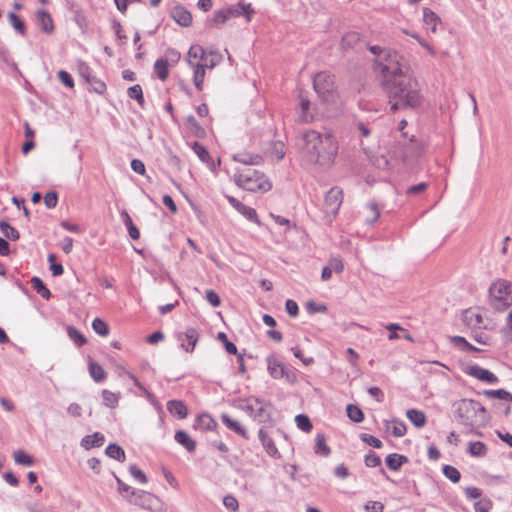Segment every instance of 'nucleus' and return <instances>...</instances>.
I'll use <instances>...</instances> for the list:
<instances>
[{"label": "nucleus", "instance_id": "ea45409f", "mask_svg": "<svg viewBox=\"0 0 512 512\" xmlns=\"http://www.w3.org/2000/svg\"><path fill=\"white\" fill-rule=\"evenodd\" d=\"M13 457H14V461L19 464V465H23V466H32L35 462L34 458L27 454L25 451L23 450H17L13 453Z\"/></svg>", "mask_w": 512, "mask_h": 512}, {"label": "nucleus", "instance_id": "a878e982", "mask_svg": "<svg viewBox=\"0 0 512 512\" xmlns=\"http://www.w3.org/2000/svg\"><path fill=\"white\" fill-rule=\"evenodd\" d=\"M30 283L35 292L42 298L49 299L52 296L50 290L47 288L46 284L40 277L33 276L30 280Z\"/></svg>", "mask_w": 512, "mask_h": 512}, {"label": "nucleus", "instance_id": "39448f33", "mask_svg": "<svg viewBox=\"0 0 512 512\" xmlns=\"http://www.w3.org/2000/svg\"><path fill=\"white\" fill-rule=\"evenodd\" d=\"M237 407L245 411L258 423H267L271 421L272 405L258 397L251 396L245 399H239Z\"/></svg>", "mask_w": 512, "mask_h": 512}, {"label": "nucleus", "instance_id": "69168bd1", "mask_svg": "<svg viewBox=\"0 0 512 512\" xmlns=\"http://www.w3.org/2000/svg\"><path fill=\"white\" fill-rule=\"evenodd\" d=\"M328 268H331L332 272L341 273L344 269V265L339 257H332L329 260Z\"/></svg>", "mask_w": 512, "mask_h": 512}, {"label": "nucleus", "instance_id": "c756f323", "mask_svg": "<svg viewBox=\"0 0 512 512\" xmlns=\"http://www.w3.org/2000/svg\"><path fill=\"white\" fill-rule=\"evenodd\" d=\"M467 452L473 457H484L487 455L488 448L481 441L469 442Z\"/></svg>", "mask_w": 512, "mask_h": 512}, {"label": "nucleus", "instance_id": "0eeeda50", "mask_svg": "<svg viewBox=\"0 0 512 512\" xmlns=\"http://www.w3.org/2000/svg\"><path fill=\"white\" fill-rule=\"evenodd\" d=\"M490 305L495 310H502L512 303L511 286L505 280H497L489 288Z\"/></svg>", "mask_w": 512, "mask_h": 512}, {"label": "nucleus", "instance_id": "ddd939ff", "mask_svg": "<svg viewBox=\"0 0 512 512\" xmlns=\"http://www.w3.org/2000/svg\"><path fill=\"white\" fill-rule=\"evenodd\" d=\"M170 15L183 27H188L192 23V15L184 6L178 5L173 7L170 11Z\"/></svg>", "mask_w": 512, "mask_h": 512}, {"label": "nucleus", "instance_id": "423d86ee", "mask_svg": "<svg viewBox=\"0 0 512 512\" xmlns=\"http://www.w3.org/2000/svg\"><path fill=\"white\" fill-rule=\"evenodd\" d=\"M313 87L318 96L325 103H335L338 94L335 87V77L327 72H320L315 75Z\"/></svg>", "mask_w": 512, "mask_h": 512}, {"label": "nucleus", "instance_id": "bb28decb", "mask_svg": "<svg viewBox=\"0 0 512 512\" xmlns=\"http://www.w3.org/2000/svg\"><path fill=\"white\" fill-rule=\"evenodd\" d=\"M150 497H151L150 493L143 491V490H138V489L131 490V495H126V499L130 503H132L134 505L142 506V507L145 506L146 499L150 498Z\"/></svg>", "mask_w": 512, "mask_h": 512}, {"label": "nucleus", "instance_id": "6e6552de", "mask_svg": "<svg viewBox=\"0 0 512 512\" xmlns=\"http://www.w3.org/2000/svg\"><path fill=\"white\" fill-rule=\"evenodd\" d=\"M343 201L342 190L338 187L331 188L325 196L324 211L328 216H334Z\"/></svg>", "mask_w": 512, "mask_h": 512}, {"label": "nucleus", "instance_id": "aec40b11", "mask_svg": "<svg viewBox=\"0 0 512 512\" xmlns=\"http://www.w3.org/2000/svg\"><path fill=\"white\" fill-rule=\"evenodd\" d=\"M221 420L227 428H229L236 434L248 439V434H247L246 429L244 427H242L238 421L233 420L227 413H223L221 415Z\"/></svg>", "mask_w": 512, "mask_h": 512}, {"label": "nucleus", "instance_id": "58836bf2", "mask_svg": "<svg viewBox=\"0 0 512 512\" xmlns=\"http://www.w3.org/2000/svg\"><path fill=\"white\" fill-rule=\"evenodd\" d=\"M89 373L96 382H102L106 378V372L102 366L93 361L89 363Z\"/></svg>", "mask_w": 512, "mask_h": 512}, {"label": "nucleus", "instance_id": "338daca9", "mask_svg": "<svg viewBox=\"0 0 512 512\" xmlns=\"http://www.w3.org/2000/svg\"><path fill=\"white\" fill-rule=\"evenodd\" d=\"M206 300L213 306L218 307L221 304L219 295L214 290L206 291Z\"/></svg>", "mask_w": 512, "mask_h": 512}, {"label": "nucleus", "instance_id": "f257e3e1", "mask_svg": "<svg viewBox=\"0 0 512 512\" xmlns=\"http://www.w3.org/2000/svg\"><path fill=\"white\" fill-rule=\"evenodd\" d=\"M369 50L377 56L376 69L382 75V88L389 98L391 111L419 107L422 102L420 87L409 74L404 58L396 51L379 46H370Z\"/></svg>", "mask_w": 512, "mask_h": 512}, {"label": "nucleus", "instance_id": "4be33fe9", "mask_svg": "<svg viewBox=\"0 0 512 512\" xmlns=\"http://www.w3.org/2000/svg\"><path fill=\"white\" fill-rule=\"evenodd\" d=\"M174 439L177 443L182 445L188 452L192 453L196 449V442L183 430H178L175 433Z\"/></svg>", "mask_w": 512, "mask_h": 512}, {"label": "nucleus", "instance_id": "864d4df0", "mask_svg": "<svg viewBox=\"0 0 512 512\" xmlns=\"http://www.w3.org/2000/svg\"><path fill=\"white\" fill-rule=\"evenodd\" d=\"M205 53L206 52L202 47H200L198 45L191 46L188 51V55H187L189 64L191 66L194 65L191 61V58H194V59L200 58L201 60H203Z\"/></svg>", "mask_w": 512, "mask_h": 512}, {"label": "nucleus", "instance_id": "dca6fc26", "mask_svg": "<svg viewBox=\"0 0 512 512\" xmlns=\"http://www.w3.org/2000/svg\"><path fill=\"white\" fill-rule=\"evenodd\" d=\"M224 9H225V13L228 16V19L244 15L246 17V19L249 21L250 14L253 13V10L251 9L250 4L245 5V4L239 3L238 5H232L227 8H224Z\"/></svg>", "mask_w": 512, "mask_h": 512}, {"label": "nucleus", "instance_id": "f704fd0d", "mask_svg": "<svg viewBox=\"0 0 512 512\" xmlns=\"http://www.w3.org/2000/svg\"><path fill=\"white\" fill-rule=\"evenodd\" d=\"M154 70L157 77L161 81H165L169 75L168 60L164 58L158 59L154 64Z\"/></svg>", "mask_w": 512, "mask_h": 512}, {"label": "nucleus", "instance_id": "2f4dec72", "mask_svg": "<svg viewBox=\"0 0 512 512\" xmlns=\"http://www.w3.org/2000/svg\"><path fill=\"white\" fill-rule=\"evenodd\" d=\"M102 399L103 404L111 409H114L117 407L120 399V393L112 392L108 389H104L102 391Z\"/></svg>", "mask_w": 512, "mask_h": 512}, {"label": "nucleus", "instance_id": "de8ad7c7", "mask_svg": "<svg viewBox=\"0 0 512 512\" xmlns=\"http://www.w3.org/2000/svg\"><path fill=\"white\" fill-rule=\"evenodd\" d=\"M295 422L297 427L304 432H310L313 428L309 417L304 414L297 415L295 417Z\"/></svg>", "mask_w": 512, "mask_h": 512}, {"label": "nucleus", "instance_id": "7c9ffc66", "mask_svg": "<svg viewBox=\"0 0 512 512\" xmlns=\"http://www.w3.org/2000/svg\"><path fill=\"white\" fill-rule=\"evenodd\" d=\"M407 418L414 424L415 427L421 428L426 423V415L424 412L417 409H409L406 413Z\"/></svg>", "mask_w": 512, "mask_h": 512}, {"label": "nucleus", "instance_id": "473e14b6", "mask_svg": "<svg viewBox=\"0 0 512 512\" xmlns=\"http://www.w3.org/2000/svg\"><path fill=\"white\" fill-rule=\"evenodd\" d=\"M463 320L470 327H480L483 324L482 315L473 310H466L463 315Z\"/></svg>", "mask_w": 512, "mask_h": 512}, {"label": "nucleus", "instance_id": "f3484780", "mask_svg": "<svg viewBox=\"0 0 512 512\" xmlns=\"http://www.w3.org/2000/svg\"><path fill=\"white\" fill-rule=\"evenodd\" d=\"M259 440L265 449V451L272 457H279V451L274 444V441L269 437L264 429H260L258 432Z\"/></svg>", "mask_w": 512, "mask_h": 512}, {"label": "nucleus", "instance_id": "13d9d810", "mask_svg": "<svg viewBox=\"0 0 512 512\" xmlns=\"http://www.w3.org/2000/svg\"><path fill=\"white\" fill-rule=\"evenodd\" d=\"M360 439H361L364 443H366V444H368V445H370V446H372V447H374V448L379 449V448H381V447H382V442H381L378 438H376L375 436H373V435H370V434H367V433H362V434L360 435Z\"/></svg>", "mask_w": 512, "mask_h": 512}, {"label": "nucleus", "instance_id": "9d476101", "mask_svg": "<svg viewBox=\"0 0 512 512\" xmlns=\"http://www.w3.org/2000/svg\"><path fill=\"white\" fill-rule=\"evenodd\" d=\"M465 373L488 384H496L499 381L498 377L494 373L478 365L467 367Z\"/></svg>", "mask_w": 512, "mask_h": 512}, {"label": "nucleus", "instance_id": "603ef678", "mask_svg": "<svg viewBox=\"0 0 512 512\" xmlns=\"http://www.w3.org/2000/svg\"><path fill=\"white\" fill-rule=\"evenodd\" d=\"M92 328L100 336H107L109 333L107 324L104 321H102L100 318H95L93 320Z\"/></svg>", "mask_w": 512, "mask_h": 512}, {"label": "nucleus", "instance_id": "a19ab883", "mask_svg": "<svg viewBox=\"0 0 512 512\" xmlns=\"http://www.w3.org/2000/svg\"><path fill=\"white\" fill-rule=\"evenodd\" d=\"M315 453L321 456H328L330 454V448L326 445V439L323 434L316 435Z\"/></svg>", "mask_w": 512, "mask_h": 512}, {"label": "nucleus", "instance_id": "79ce46f5", "mask_svg": "<svg viewBox=\"0 0 512 512\" xmlns=\"http://www.w3.org/2000/svg\"><path fill=\"white\" fill-rule=\"evenodd\" d=\"M450 340H451V343L455 347H457L463 351H475V352L480 351L477 347H475V346L471 345L469 342H467V340L464 337L452 336L450 338Z\"/></svg>", "mask_w": 512, "mask_h": 512}, {"label": "nucleus", "instance_id": "c9c22d12", "mask_svg": "<svg viewBox=\"0 0 512 512\" xmlns=\"http://www.w3.org/2000/svg\"><path fill=\"white\" fill-rule=\"evenodd\" d=\"M105 454L108 457L115 459L117 461H120V462H124L125 458H126L124 450L122 449V447H120L117 444L108 445L105 449Z\"/></svg>", "mask_w": 512, "mask_h": 512}, {"label": "nucleus", "instance_id": "9b49d317", "mask_svg": "<svg viewBox=\"0 0 512 512\" xmlns=\"http://www.w3.org/2000/svg\"><path fill=\"white\" fill-rule=\"evenodd\" d=\"M314 111L315 108L313 107L310 100L303 94H300L298 105V120L302 123L311 122L314 119Z\"/></svg>", "mask_w": 512, "mask_h": 512}, {"label": "nucleus", "instance_id": "4d7b16f0", "mask_svg": "<svg viewBox=\"0 0 512 512\" xmlns=\"http://www.w3.org/2000/svg\"><path fill=\"white\" fill-rule=\"evenodd\" d=\"M367 210L370 212V215L367 217V222H369V223L375 222L380 216V211H379L377 203H375L373 201L369 202L367 204Z\"/></svg>", "mask_w": 512, "mask_h": 512}, {"label": "nucleus", "instance_id": "b1692460", "mask_svg": "<svg viewBox=\"0 0 512 512\" xmlns=\"http://www.w3.org/2000/svg\"><path fill=\"white\" fill-rule=\"evenodd\" d=\"M194 426L200 430L210 431L217 427V423L209 414H201L197 417Z\"/></svg>", "mask_w": 512, "mask_h": 512}, {"label": "nucleus", "instance_id": "f03ea898", "mask_svg": "<svg viewBox=\"0 0 512 512\" xmlns=\"http://www.w3.org/2000/svg\"><path fill=\"white\" fill-rule=\"evenodd\" d=\"M296 145L306 162L323 167L333 163L338 151L337 142L331 134L312 129L299 133Z\"/></svg>", "mask_w": 512, "mask_h": 512}, {"label": "nucleus", "instance_id": "e2e57ef3", "mask_svg": "<svg viewBox=\"0 0 512 512\" xmlns=\"http://www.w3.org/2000/svg\"><path fill=\"white\" fill-rule=\"evenodd\" d=\"M218 339L223 341L225 349L229 354H237L236 345L227 339V335L224 332L218 334Z\"/></svg>", "mask_w": 512, "mask_h": 512}, {"label": "nucleus", "instance_id": "72a5a7b5", "mask_svg": "<svg viewBox=\"0 0 512 512\" xmlns=\"http://www.w3.org/2000/svg\"><path fill=\"white\" fill-rule=\"evenodd\" d=\"M8 20L11 26L15 29L17 33L24 36L26 34V25L25 22L14 12H9L7 14Z\"/></svg>", "mask_w": 512, "mask_h": 512}, {"label": "nucleus", "instance_id": "6ab92c4d", "mask_svg": "<svg viewBox=\"0 0 512 512\" xmlns=\"http://www.w3.org/2000/svg\"><path fill=\"white\" fill-rule=\"evenodd\" d=\"M105 437L100 432H95L92 435H87L81 440V446L86 449L90 450L94 447H101L104 444Z\"/></svg>", "mask_w": 512, "mask_h": 512}, {"label": "nucleus", "instance_id": "3c124183", "mask_svg": "<svg viewBox=\"0 0 512 512\" xmlns=\"http://www.w3.org/2000/svg\"><path fill=\"white\" fill-rule=\"evenodd\" d=\"M68 336L77 346H81L86 343V338L74 327H66Z\"/></svg>", "mask_w": 512, "mask_h": 512}, {"label": "nucleus", "instance_id": "49530a36", "mask_svg": "<svg viewBox=\"0 0 512 512\" xmlns=\"http://www.w3.org/2000/svg\"><path fill=\"white\" fill-rule=\"evenodd\" d=\"M127 94L131 99H135L140 106L144 104L143 91L140 85L136 84L127 90Z\"/></svg>", "mask_w": 512, "mask_h": 512}, {"label": "nucleus", "instance_id": "20e7f679", "mask_svg": "<svg viewBox=\"0 0 512 512\" xmlns=\"http://www.w3.org/2000/svg\"><path fill=\"white\" fill-rule=\"evenodd\" d=\"M234 181L239 187L252 192H267L272 188V183L268 178L251 167H245L237 171L234 175Z\"/></svg>", "mask_w": 512, "mask_h": 512}, {"label": "nucleus", "instance_id": "2eb2a0df", "mask_svg": "<svg viewBox=\"0 0 512 512\" xmlns=\"http://www.w3.org/2000/svg\"><path fill=\"white\" fill-rule=\"evenodd\" d=\"M269 374L274 379H280L285 375V368L274 355H269L266 359Z\"/></svg>", "mask_w": 512, "mask_h": 512}, {"label": "nucleus", "instance_id": "e433bc0d", "mask_svg": "<svg viewBox=\"0 0 512 512\" xmlns=\"http://www.w3.org/2000/svg\"><path fill=\"white\" fill-rule=\"evenodd\" d=\"M194 69L193 82L197 90L203 89V82L205 78V67L202 64L192 65Z\"/></svg>", "mask_w": 512, "mask_h": 512}, {"label": "nucleus", "instance_id": "412c9836", "mask_svg": "<svg viewBox=\"0 0 512 512\" xmlns=\"http://www.w3.org/2000/svg\"><path fill=\"white\" fill-rule=\"evenodd\" d=\"M167 410L177 416L179 419H184L188 415L187 406L180 400H170L167 402Z\"/></svg>", "mask_w": 512, "mask_h": 512}, {"label": "nucleus", "instance_id": "0e129e2a", "mask_svg": "<svg viewBox=\"0 0 512 512\" xmlns=\"http://www.w3.org/2000/svg\"><path fill=\"white\" fill-rule=\"evenodd\" d=\"M223 505L228 509V510H231V511H237L238 508H239V504H238V501L237 499L232 496V495H226L224 498H223Z\"/></svg>", "mask_w": 512, "mask_h": 512}, {"label": "nucleus", "instance_id": "393cba45", "mask_svg": "<svg viewBox=\"0 0 512 512\" xmlns=\"http://www.w3.org/2000/svg\"><path fill=\"white\" fill-rule=\"evenodd\" d=\"M386 429L391 431L394 437H402L406 434L407 426L406 424L398 419H393L392 421H386Z\"/></svg>", "mask_w": 512, "mask_h": 512}, {"label": "nucleus", "instance_id": "1a4fd4ad", "mask_svg": "<svg viewBox=\"0 0 512 512\" xmlns=\"http://www.w3.org/2000/svg\"><path fill=\"white\" fill-rule=\"evenodd\" d=\"M175 337L180 343V347L186 352L191 353L198 342L199 332L194 327H188L184 332H177Z\"/></svg>", "mask_w": 512, "mask_h": 512}, {"label": "nucleus", "instance_id": "a18cd8bd", "mask_svg": "<svg viewBox=\"0 0 512 512\" xmlns=\"http://www.w3.org/2000/svg\"><path fill=\"white\" fill-rule=\"evenodd\" d=\"M204 67L206 68H214L221 61V55L216 51H210L209 56L205 53L204 55Z\"/></svg>", "mask_w": 512, "mask_h": 512}, {"label": "nucleus", "instance_id": "5fc2aeb1", "mask_svg": "<svg viewBox=\"0 0 512 512\" xmlns=\"http://www.w3.org/2000/svg\"><path fill=\"white\" fill-rule=\"evenodd\" d=\"M86 81L92 86V89L96 93L103 94L105 92L106 84L103 81L96 79L95 77H87Z\"/></svg>", "mask_w": 512, "mask_h": 512}, {"label": "nucleus", "instance_id": "5701e85b", "mask_svg": "<svg viewBox=\"0 0 512 512\" xmlns=\"http://www.w3.org/2000/svg\"><path fill=\"white\" fill-rule=\"evenodd\" d=\"M423 21L426 25V29L435 33L437 31V25L440 22V18L429 8L423 9Z\"/></svg>", "mask_w": 512, "mask_h": 512}, {"label": "nucleus", "instance_id": "7ed1b4c3", "mask_svg": "<svg viewBox=\"0 0 512 512\" xmlns=\"http://www.w3.org/2000/svg\"><path fill=\"white\" fill-rule=\"evenodd\" d=\"M453 412L459 424L471 428H481L489 422L486 408L474 399L463 398L452 404Z\"/></svg>", "mask_w": 512, "mask_h": 512}, {"label": "nucleus", "instance_id": "8fccbe9b", "mask_svg": "<svg viewBox=\"0 0 512 512\" xmlns=\"http://www.w3.org/2000/svg\"><path fill=\"white\" fill-rule=\"evenodd\" d=\"M443 474L453 483H458L461 478V474L455 467L451 465H445L443 467Z\"/></svg>", "mask_w": 512, "mask_h": 512}, {"label": "nucleus", "instance_id": "c85d7f7f", "mask_svg": "<svg viewBox=\"0 0 512 512\" xmlns=\"http://www.w3.org/2000/svg\"><path fill=\"white\" fill-rule=\"evenodd\" d=\"M120 216H121V219H122L124 225L128 229L129 236L133 240H138L140 237V232H139L138 228L133 224L132 219H131L130 215L128 214V212L126 210H123L120 213Z\"/></svg>", "mask_w": 512, "mask_h": 512}, {"label": "nucleus", "instance_id": "4468645a", "mask_svg": "<svg viewBox=\"0 0 512 512\" xmlns=\"http://www.w3.org/2000/svg\"><path fill=\"white\" fill-rule=\"evenodd\" d=\"M192 150L200 158L201 161L208 165L211 171H216L217 166L220 164V159L217 160V163L214 160H212L207 149L198 142L193 143Z\"/></svg>", "mask_w": 512, "mask_h": 512}, {"label": "nucleus", "instance_id": "cd10ccee", "mask_svg": "<svg viewBox=\"0 0 512 512\" xmlns=\"http://www.w3.org/2000/svg\"><path fill=\"white\" fill-rule=\"evenodd\" d=\"M233 160L244 165H259L263 159L257 154L239 153L233 156Z\"/></svg>", "mask_w": 512, "mask_h": 512}, {"label": "nucleus", "instance_id": "052dcab7", "mask_svg": "<svg viewBox=\"0 0 512 512\" xmlns=\"http://www.w3.org/2000/svg\"><path fill=\"white\" fill-rule=\"evenodd\" d=\"M58 202V194L55 191H49L44 196V203L48 209L55 208Z\"/></svg>", "mask_w": 512, "mask_h": 512}, {"label": "nucleus", "instance_id": "f8f14e48", "mask_svg": "<svg viewBox=\"0 0 512 512\" xmlns=\"http://www.w3.org/2000/svg\"><path fill=\"white\" fill-rule=\"evenodd\" d=\"M227 200H228L229 204L234 209H236L247 220H249L251 222H254V223L258 224V225L260 224V221L258 219V216H257V213H256L255 209H253L252 207H249V206L243 204L242 202H240L239 200H237L233 196H227Z\"/></svg>", "mask_w": 512, "mask_h": 512}, {"label": "nucleus", "instance_id": "37998d69", "mask_svg": "<svg viewBox=\"0 0 512 512\" xmlns=\"http://www.w3.org/2000/svg\"><path fill=\"white\" fill-rule=\"evenodd\" d=\"M347 416L355 423H360L364 419L363 411L356 405L348 404L346 407Z\"/></svg>", "mask_w": 512, "mask_h": 512}, {"label": "nucleus", "instance_id": "c03bdc74", "mask_svg": "<svg viewBox=\"0 0 512 512\" xmlns=\"http://www.w3.org/2000/svg\"><path fill=\"white\" fill-rule=\"evenodd\" d=\"M483 394L488 398L501 399L508 402L512 401V394L504 389L485 390Z\"/></svg>", "mask_w": 512, "mask_h": 512}, {"label": "nucleus", "instance_id": "774afa93", "mask_svg": "<svg viewBox=\"0 0 512 512\" xmlns=\"http://www.w3.org/2000/svg\"><path fill=\"white\" fill-rule=\"evenodd\" d=\"M367 512H383L384 506L381 502L370 501L365 505Z\"/></svg>", "mask_w": 512, "mask_h": 512}, {"label": "nucleus", "instance_id": "bf43d9fd", "mask_svg": "<svg viewBox=\"0 0 512 512\" xmlns=\"http://www.w3.org/2000/svg\"><path fill=\"white\" fill-rule=\"evenodd\" d=\"M492 508V502L488 498H482L474 504L475 512H489Z\"/></svg>", "mask_w": 512, "mask_h": 512}, {"label": "nucleus", "instance_id": "6e6d98bb", "mask_svg": "<svg viewBox=\"0 0 512 512\" xmlns=\"http://www.w3.org/2000/svg\"><path fill=\"white\" fill-rule=\"evenodd\" d=\"M129 472L131 476L141 484H145L148 481L145 473L142 470H140L136 465H131L129 467Z\"/></svg>", "mask_w": 512, "mask_h": 512}, {"label": "nucleus", "instance_id": "4c0bfd02", "mask_svg": "<svg viewBox=\"0 0 512 512\" xmlns=\"http://www.w3.org/2000/svg\"><path fill=\"white\" fill-rule=\"evenodd\" d=\"M0 231L4 236L12 241H16L20 238V233L13 226H11L6 220L0 221Z\"/></svg>", "mask_w": 512, "mask_h": 512}, {"label": "nucleus", "instance_id": "09e8293b", "mask_svg": "<svg viewBox=\"0 0 512 512\" xmlns=\"http://www.w3.org/2000/svg\"><path fill=\"white\" fill-rule=\"evenodd\" d=\"M360 40V35L357 32H348L342 37V46L344 48H352Z\"/></svg>", "mask_w": 512, "mask_h": 512}, {"label": "nucleus", "instance_id": "a211bd4d", "mask_svg": "<svg viewBox=\"0 0 512 512\" xmlns=\"http://www.w3.org/2000/svg\"><path fill=\"white\" fill-rule=\"evenodd\" d=\"M36 19L40 26V29L47 34H50L54 30V25L50 14L45 10H38L36 12Z\"/></svg>", "mask_w": 512, "mask_h": 512}, {"label": "nucleus", "instance_id": "680f3d73", "mask_svg": "<svg viewBox=\"0 0 512 512\" xmlns=\"http://www.w3.org/2000/svg\"><path fill=\"white\" fill-rule=\"evenodd\" d=\"M364 461L365 465L371 468L377 467L381 464V458L372 451L365 455Z\"/></svg>", "mask_w": 512, "mask_h": 512}]
</instances>
